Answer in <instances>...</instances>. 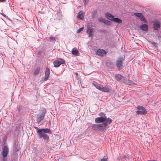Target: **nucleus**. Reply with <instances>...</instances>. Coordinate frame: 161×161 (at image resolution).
I'll use <instances>...</instances> for the list:
<instances>
[{
	"label": "nucleus",
	"instance_id": "36",
	"mask_svg": "<svg viewBox=\"0 0 161 161\" xmlns=\"http://www.w3.org/2000/svg\"><path fill=\"white\" fill-rule=\"evenodd\" d=\"M78 75V73H76V75Z\"/></svg>",
	"mask_w": 161,
	"mask_h": 161
},
{
	"label": "nucleus",
	"instance_id": "17",
	"mask_svg": "<svg viewBox=\"0 0 161 161\" xmlns=\"http://www.w3.org/2000/svg\"><path fill=\"white\" fill-rule=\"evenodd\" d=\"M140 29L142 31H146L148 28V26L146 24L142 25L140 26Z\"/></svg>",
	"mask_w": 161,
	"mask_h": 161
},
{
	"label": "nucleus",
	"instance_id": "37",
	"mask_svg": "<svg viewBox=\"0 0 161 161\" xmlns=\"http://www.w3.org/2000/svg\"><path fill=\"white\" fill-rule=\"evenodd\" d=\"M156 161L155 160H153L152 161Z\"/></svg>",
	"mask_w": 161,
	"mask_h": 161
},
{
	"label": "nucleus",
	"instance_id": "23",
	"mask_svg": "<svg viewBox=\"0 0 161 161\" xmlns=\"http://www.w3.org/2000/svg\"><path fill=\"white\" fill-rule=\"evenodd\" d=\"M121 81L124 83H126L127 82L126 78L124 76H122V79H121Z\"/></svg>",
	"mask_w": 161,
	"mask_h": 161
},
{
	"label": "nucleus",
	"instance_id": "19",
	"mask_svg": "<svg viewBox=\"0 0 161 161\" xmlns=\"http://www.w3.org/2000/svg\"><path fill=\"white\" fill-rule=\"evenodd\" d=\"M72 53L73 55L77 56L78 55L79 52L77 49H74V48H73L72 49Z\"/></svg>",
	"mask_w": 161,
	"mask_h": 161
},
{
	"label": "nucleus",
	"instance_id": "7",
	"mask_svg": "<svg viewBox=\"0 0 161 161\" xmlns=\"http://www.w3.org/2000/svg\"><path fill=\"white\" fill-rule=\"evenodd\" d=\"M108 119H111L109 118H105L104 117H98L95 119V121L96 123H99L106 122Z\"/></svg>",
	"mask_w": 161,
	"mask_h": 161
},
{
	"label": "nucleus",
	"instance_id": "6",
	"mask_svg": "<svg viewBox=\"0 0 161 161\" xmlns=\"http://www.w3.org/2000/svg\"><path fill=\"white\" fill-rule=\"evenodd\" d=\"M95 31V29L93 28H91L90 26H88L86 33L89 37L92 38Z\"/></svg>",
	"mask_w": 161,
	"mask_h": 161
},
{
	"label": "nucleus",
	"instance_id": "15",
	"mask_svg": "<svg viewBox=\"0 0 161 161\" xmlns=\"http://www.w3.org/2000/svg\"><path fill=\"white\" fill-rule=\"evenodd\" d=\"M50 75V70L48 69H46L45 73V75L44 78V80L46 81L47 80L49 76Z\"/></svg>",
	"mask_w": 161,
	"mask_h": 161
},
{
	"label": "nucleus",
	"instance_id": "30",
	"mask_svg": "<svg viewBox=\"0 0 161 161\" xmlns=\"http://www.w3.org/2000/svg\"><path fill=\"white\" fill-rule=\"evenodd\" d=\"M50 40L51 41H54L55 40V38L54 37H49Z\"/></svg>",
	"mask_w": 161,
	"mask_h": 161
},
{
	"label": "nucleus",
	"instance_id": "16",
	"mask_svg": "<svg viewBox=\"0 0 161 161\" xmlns=\"http://www.w3.org/2000/svg\"><path fill=\"white\" fill-rule=\"evenodd\" d=\"M105 15L108 19L113 21L114 17L112 14L108 13H107L105 14Z\"/></svg>",
	"mask_w": 161,
	"mask_h": 161
},
{
	"label": "nucleus",
	"instance_id": "26",
	"mask_svg": "<svg viewBox=\"0 0 161 161\" xmlns=\"http://www.w3.org/2000/svg\"><path fill=\"white\" fill-rule=\"evenodd\" d=\"M126 84H128L130 85H134V83L133 81H132L130 80H128L127 81Z\"/></svg>",
	"mask_w": 161,
	"mask_h": 161
},
{
	"label": "nucleus",
	"instance_id": "13",
	"mask_svg": "<svg viewBox=\"0 0 161 161\" xmlns=\"http://www.w3.org/2000/svg\"><path fill=\"white\" fill-rule=\"evenodd\" d=\"M96 53L97 54L100 56H103L106 54V52L104 50L99 49L97 51Z\"/></svg>",
	"mask_w": 161,
	"mask_h": 161
},
{
	"label": "nucleus",
	"instance_id": "24",
	"mask_svg": "<svg viewBox=\"0 0 161 161\" xmlns=\"http://www.w3.org/2000/svg\"><path fill=\"white\" fill-rule=\"evenodd\" d=\"M98 115L100 116V117H104L105 118H107L105 114L103 113H100L98 114Z\"/></svg>",
	"mask_w": 161,
	"mask_h": 161
},
{
	"label": "nucleus",
	"instance_id": "3",
	"mask_svg": "<svg viewBox=\"0 0 161 161\" xmlns=\"http://www.w3.org/2000/svg\"><path fill=\"white\" fill-rule=\"evenodd\" d=\"M46 113V110L45 109L42 110V112L41 114H37L36 117V121L38 124L42 120L45 116Z\"/></svg>",
	"mask_w": 161,
	"mask_h": 161
},
{
	"label": "nucleus",
	"instance_id": "11",
	"mask_svg": "<svg viewBox=\"0 0 161 161\" xmlns=\"http://www.w3.org/2000/svg\"><path fill=\"white\" fill-rule=\"evenodd\" d=\"M134 14L137 17H139L141 21H146L145 18L142 13H135Z\"/></svg>",
	"mask_w": 161,
	"mask_h": 161
},
{
	"label": "nucleus",
	"instance_id": "28",
	"mask_svg": "<svg viewBox=\"0 0 161 161\" xmlns=\"http://www.w3.org/2000/svg\"><path fill=\"white\" fill-rule=\"evenodd\" d=\"M84 26H82V27H81V28H80V29H78L77 31H76V33H79L81 31H83V30L84 29Z\"/></svg>",
	"mask_w": 161,
	"mask_h": 161
},
{
	"label": "nucleus",
	"instance_id": "4",
	"mask_svg": "<svg viewBox=\"0 0 161 161\" xmlns=\"http://www.w3.org/2000/svg\"><path fill=\"white\" fill-rule=\"evenodd\" d=\"M139 110L136 111V113L138 115H145L147 113L145 108L142 106H138L137 107Z\"/></svg>",
	"mask_w": 161,
	"mask_h": 161
},
{
	"label": "nucleus",
	"instance_id": "29",
	"mask_svg": "<svg viewBox=\"0 0 161 161\" xmlns=\"http://www.w3.org/2000/svg\"><path fill=\"white\" fill-rule=\"evenodd\" d=\"M105 20V19H103V18H99L98 19V21L99 22H103V23H104Z\"/></svg>",
	"mask_w": 161,
	"mask_h": 161
},
{
	"label": "nucleus",
	"instance_id": "12",
	"mask_svg": "<svg viewBox=\"0 0 161 161\" xmlns=\"http://www.w3.org/2000/svg\"><path fill=\"white\" fill-rule=\"evenodd\" d=\"M153 27L155 30H158L160 27V25L157 20H155L153 23Z\"/></svg>",
	"mask_w": 161,
	"mask_h": 161
},
{
	"label": "nucleus",
	"instance_id": "14",
	"mask_svg": "<svg viewBox=\"0 0 161 161\" xmlns=\"http://www.w3.org/2000/svg\"><path fill=\"white\" fill-rule=\"evenodd\" d=\"M35 128L36 129L38 130L42 131V132H44V133H49L50 131V129L48 128H43L39 129L37 127H35Z\"/></svg>",
	"mask_w": 161,
	"mask_h": 161
},
{
	"label": "nucleus",
	"instance_id": "8",
	"mask_svg": "<svg viewBox=\"0 0 161 161\" xmlns=\"http://www.w3.org/2000/svg\"><path fill=\"white\" fill-rule=\"evenodd\" d=\"M124 60V58L120 57L116 60V65L119 69H120L122 66V64Z\"/></svg>",
	"mask_w": 161,
	"mask_h": 161
},
{
	"label": "nucleus",
	"instance_id": "10",
	"mask_svg": "<svg viewBox=\"0 0 161 161\" xmlns=\"http://www.w3.org/2000/svg\"><path fill=\"white\" fill-rule=\"evenodd\" d=\"M8 152L9 149L8 147L6 146H4L3 147L2 152V156L3 158H5L7 156Z\"/></svg>",
	"mask_w": 161,
	"mask_h": 161
},
{
	"label": "nucleus",
	"instance_id": "33",
	"mask_svg": "<svg viewBox=\"0 0 161 161\" xmlns=\"http://www.w3.org/2000/svg\"><path fill=\"white\" fill-rule=\"evenodd\" d=\"M86 0H83V2L84 3L85 5H86Z\"/></svg>",
	"mask_w": 161,
	"mask_h": 161
},
{
	"label": "nucleus",
	"instance_id": "25",
	"mask_svg": "<svg viewBox=\"0 0 161 161\" xmlns=\"http://www.w3.org/2000/svg\"><path fill=\"white\" fill-rule=\"evenodd\" d=\"M111 23V22L110 21H108V20L105 19L103 23L104 24L106 25H110Z\"/></svg>",
	"mask_w": 161,
	"mask_h": 161
},
{
	"label": "nucleus",
	"instance_id": "20",
	"mask_svg": "<svg viewBox=\"0 0 161 161\" xmlns=\"http://www.w3.org/2000/svg\"><path fill=\"white\" fill-rule=\"evenodd\" d=\"M40 70V68L39 67L37 66L35 70L34 71V74L35 75H36L39 72V71Z\"/></svg>",
	"mask_w": 161,
	"mask_h": 161
},
{
	"label": "nucleus",
	"instance_id": "22",
	"mask_svg": "<svg viewBox=\"0 0 161 161\" xmlns=\"http://www.w3.org/2000/svg\"><path fill=\"white\" fill-rule=\"evenodd\" d=\"M113 21L119 23L122 22V20L118 18H114Z\"/></svg>",
	"mask_w": 161,
	"mask_h": 161
},
{
	"label": "nucleus",
	"instance_id": "9",
	"mask_svg": "<svg viewBox=\"0 0 161 161\" xmlns=\"http://www.w3.org/2000/svg\"><path fill=\"white\" fill-rule=\"evenodd\" d=\"M64 60L63 59H58L57 60L53 62L54 66L57 67L59 66L62 64H64Z\"/></svg>",
	"mask_w": 161,
	"mask_h": 161
},
{
	"label": "nucleus",
	"instance_id": "31",
	"mask_svg": "<svg viewBox=\"0 0 161 161\" xmlns=\"http://www.w3.org/2000/svg\"><path fill=\"white\" fill-rule=\"evenodd\" d=\"M101 161H107V159L106 158H103L101 159Z\"/></svg>",
	"mask_w": 161,
	"mask_h": 161
},
{
	"label": "nucleus",
	"instance_id": "32",
	"mask_svg": "<svg viewBox=\"0 0 161 161\" xmlns=\"http://www.w3.org/2000/svg\"><path fill=\"white\" fill-rule=\"evenodd\" d=\"M1 14L3 16H4V17H6V15L3 13H1Z\"/></svg>",
	"mask_w": 161,
	"mask_h": 161
},
{
	"label": "nucleus",
	"instance_id": "21",
	"mask_svg": "<svg viewBox=\"0 0 161 161\" xmlns=\"http://www.w3.org/2000/svg\"><path fill=\"white\" fill-rule=\"evenodd\" d=\"M77 17L78 18L80 19H82L84 18V16L80 12L78 14Z\"/></svg>",
	"mask_w": 161,
	"mask_h": 161
},
{
	"label": "nucleus",
	"instance_id": "34",
	"mask_svg": "<svg viewBox=\"0 0 161 161\" xmlns=\"http://www.w3.org/2000/svg\"><path fill=\"white\" fill-rule=\"evenodd\" d=\"M40 53H41V52L40 51H39L38 53V54L39 55L40 54Z\"/></svg>",
	"mask_w": 161,
	"mask_h": 161
},
{
	"label": "nucleus",
	"instance_id": "18",
	"mask_svg": "<svg viewBox=\"0 0 161 161\" xmlns=\"http://www.w3.org/2000/svg\"><path fill=\"white\" fill-rule=\"evenodd\" d=\"M122 75L119 74H116L115 75V78L117 81H120L122 79Z\"/></svg>",
	"mask_w": 161,
	"mask_h": 161
},
{
	"label": "nucleus",
	"instance_id": "35",
	"mask_svg": "<svg viewBox=\"0 0 161 161\" xmlns=\"http://www.w3.org/2000/svg\"><path fill=\"white\" fill-rule=\"evenodd\" d=\"M2 161H5V158H3V160Z\"/></svg>",
	"mask_w": 161,
	"mask_h": 161
},
{
	"label": "nucleus",
	"instance_id": "27",
	"mask_svg": "<svg viewBox=\"0 0 161 161\" xmlns=\"http://www.w3.org/2000/svg\"><path fill=\"white\" fill-rule=\"evenodd\" d=\"M126 159V157L125 156H122L120 157L119 159L120 161H125V160Z\"/></svg>",
	"mask_w": 161,
	"mask_h": 161
},
{
	"label": "nucleus",
	"instance_id": "1",
	"mask_svg": "<svg viewBox=\"0 0 161 161\" xmlns=\"http://www.w3.org/2000/svg\"><path fill=\"white\" fill-rule=\"evenodd\" d=\"M112 122L111 119H108L106 122L102 124H93L92 126V129L95 130H98L101 132L105 131L107 129V126L110 124Z\"/></svg>",
	"mask_w": 161,
	"mask_h": 161
},
{
	"label": "nucleus",
	"instance_id": "2",
	"mask_svg": "<svg viewBox=\"0 0 161 161\" xmlns=\"http://www.w3.org/2000/svg\"><path fill=\"white\" fill-rule=\"evenodd\" d=\"M93 85L97 89L100 91L105 92H108L109 91V89L105 87H103L102 86L97 82L93 81L92 82Z\"/></svg>",
	"mask_w": 161,
	"mask_h": 161
},
{
	"label": "nucleus",
	"instance_id": "5",
	"mask_svg": "<svg viewBox=\"0 0 161 161\" xmlns=\"http://www.w3.org/2000/svg\"><path fill=\"white\" fill-rule=\"evenodd\" d=\"M36 131L40 138H42L45 140L47 141L49 138V137L47 134L38 130H37Z\"/></svg>",
	"mask_w": 161,
	"mask_h": 161
}]
</instances>
